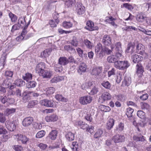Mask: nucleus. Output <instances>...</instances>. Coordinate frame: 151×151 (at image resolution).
<instances>
[{
  "label": "nucleus",
  "mask_w": 151,
  "mask_h": 151,
  "mask_svg": "<svg viewBox=\"0 0 151 151\" xmlns=\"http://www.w3.org/2000/svg\"><path fill=\"white\" fill-rule=\"evenodd\" d=\"M37 146L39 147V148L42 150H45L47 147V145L45 144L42 143H40L37 144Z\"/></svg>",
  "instance_id": "obj_60"
},
{
  "label": "nucleus",
  "mask_w": 151,
  "mask_h": 151,
  "mask_svg": "<svg viewBox=\"0 0 151 151\" xmlns=\"http://www.w3.org/2000/svg\"><path fill=\"white\" fill-rule=\"evenodd\" d=\"M63 27L66 29L71 27L73 26V24L70 22H64L63 23Z\"/></svg>",
  "instance_id": "obj_50"
},
{
  "label": "nucleus",
  "mask_w": 151,
  "mask_h": 151,
  "mask_svg": "<svg viewBox=\"0 0 151 151\" xmlns=\"http://www.w3.org/2000/svg\"><path fill=\"white\" fill-rule=\"evenodd\" d=\"M123 6L128 10H132L134 9L133 6L128 3L124 4Z\"/></svg>",
  "instance_id": "obj_62"
},
{
  "label": "nucleus",
  "mask_w": 151,
  "mask_h": 151,
  "mask_svg": "<svg viewBox=\"0 0 151 151\" xmlns=\"http://www.w3.org/2000/svg\"><path fill=\"white\" fill-rule=\"evenodd\" d=\"M18 24L22 28L27 24L26 23L24 16H22L19 17L18 19Z\"/></svg>",
  "instance_id": "obj_22"
},
{
  "label": "nucleus",
  "mask_w": 151,
  "mask_h": 151,
  "mask_svg": "<svg viewBox=\"0 0 151 151\" xmlns=\"http://www.w3.org/2000/svg\"><path fill=\"white\" fill-rule=\"evenodd\" d=\"M137 115L139 118L142 119H144L145 117V113L141 110L138 111Z\"/></svg>",
  "instance_id": "obj_54"
},
{
  "label": "nucleus",
  "mask_w": 151,
  "mask_h": 151,
  "mask_svg": "<svg viewBox=\"0 0 151 151\" xmlns=\"http://www.w3.org/2000/svg\"><path fill=\"white\" fill-rule=\"evenodd\" d=\"M111 39L108 35H105L103 37L102 43L105 46H109L111 43Z\"/></svg>",
  "instance_id": "obj_12"
},
{
  "label": "nucleus",
  "mask_w": 151,
  "mask_h": 151,
  "mask_svg": "<svg viewBox=\"0 0 151 151\" xmlns=\"http://www.w3.org/2000/svg\"><path fill=\"white\" fill-rule=\"evenodd\" d=\"M70 44L76 47L78 44L77 39L75 37H73L72 40L70 41Z\"/></svg>",
  "instance_id": "obj_44"
},
{
  "label": "nucleus",
  "mask_w": 151,
  "mask_h": 151,
  "mask_svg": "<svg viewBox=\"0 0 151 151\" xmlns=\"http://www.w3.org/2000/svg\"><path fill=\"white\" fill-rule=\"evenodd\" d=\"M132 60L133 62L135 63H138L141 61L143 59L142 57L138 55L135 54L132 57Z\"/></svg>",
  "instance_id": "obj_24"
},
{
  "label": "nucleus",
  "mask_w": 151,
  "mask_h": 151,
  "mask_svg": "<svg viewBox=\"0 0 151 151\" xmlns=\"http://www.w3.org/2000/svg\"><path fill=\"white\" fill-rule=\"evenodd\" d=\"M136 20L139 22H143L145 21V17L141 13H138L136 17Z\"/></svg>",
  "instance_id": "obj_37"
},
{
  "label": "nucleus",
  "mask_w": 151,
  "mask_h": 151,
  "mask_svg": "<svg viewBox=\"0 0 151 151\" xmlns=\"http://www.w3.org/2000/svg\"><path fill=\"white\" fill-rule=\"evenodd\" d=\"M33 121V118L32 117H27L23 120L22 124L24 127H28L32 124Z\"/></svg>",
  "instance_id": "obj_11"
},
{
  "label": "nucleus",
  "mask_w": 151,
  "mask_h": 151,
  "mask_svg": "<svg viewBox=\"0 0 151 151\" xmlns=\"http://www.w3.org/2000/svg\"><path fill=\"white\" fill-rule=\"evenodd\" d=\"M53 101L52 100L45 99L41 101L42 105L47 107H52L53 106Z\"/></svg>",
  "instance_id": "obj_13"
},
{
  "label": "nucleus",
  "mask_w": 151,
  "mask_h": 151,
  "mask_svg": "<svg viewBox=\"0 0 151 151\" xmlns=\"http://www.w3.org/2000/svg\"><path fill=\"white\" fill-rule=\"evenodd\" d=\"M136 52L138 54L142 55L145 52V46L141 44H138L136 46Z\"/></svg>",
  "instance_id": "obj_14"
},
{
  "label": "nucleus",
  "mask_w": 151,
  "mask_h": 151,
  "mask_svg": "<svg viewBox=\"0 0 151 151\" xmlns=\"http://www.w3.org/2000/svg\"><path fill=\"white\" fill-rule=\"evenodd\" d=\"M99 91V88L98 87L95 86L91 90L89 94L91 95H94L97 93Z\"/></svg>",
  "instance_id": "obj_51"
},
{
  "label": "nucleus",
  "mask_w": 151,
  "mask_h": 151,
  "mask_svg": "<svg viewBox=\"0 0 151 151\" xmlns=\"http://www.w3.org/2000/svg\"><path fill=\"white\" fill-rule=\"evenodd\" d=\"M77 14L80 15L84 14L85 12V8L80 3H77L76 6Z\"/></svg>",
  "instance_id": "obj_4"
},
{
  "label": "nucleus",
  "mask_w": 151,
  "mask_h": 151,
  "mask_svg": "<svg viewBox=\"0 0 151 151\" xmlns=\"http://www.w3.org/2000/svg\"><path fill=\"white\" fill-rule=\"evenodd\" d=\"M112 139L115 143L122 142L124 141L125 137L123 135H116L113 137Z\"/></svg>",
  "instance_id": "obj_10"
},
{
  "label": "nucleus",
  "mask_w": 151,
  "mask_h": 151,
  "mask_svg": "<svg viewBox=\"0 0 151 151\" xmlns=\"http://www.w3.org/2000/svg\"><path fill=\"white\" fill-rule=\"evenodd\" d=\"M68 63V59L65 57H60L58 60V63L61 65H65Z\"/></svg>",
  "instance_id": "obj_21"
},
{
  "label": "nucleus",
  "mask_w": 151,
  "mask_h": 151,
  "mask_svg": "<svg viewBox=\"0 0 151 151\" xmlns=\"http://www.w3.org/2000/svg\"><path fill=\"white\" fill-rule=\"evenodd\" d=\"M143 7L144 9V11H149V9L151 8V2L144 4H143Z\"/></svg>",
  "instance_id": "obj_56"
},
{
  "label": "nucleus",
  "mask_w": 151,
  "mask_h": 151,
  "mask_svg": "<svg viewBox=\"0 0 151 151\" xmlns=\"http://www.w3.org/2000/svg\"><path fill=\"white\" fill-rule=\"evenodd\" d=\"M95 52L97 57L100 59L102 58L104 55L103 53V47L100 43L98 44L95 47Z\"/></svg>",
  "instance_id": "obj_2"
},
{
  "label": "nucleus",
  "mask_w": 151,
  "mask_h": 151,
  "mask_svg": "<svg viewBox=\"0 0 151 151\" xmlns=\"http://www.w3.org/2000/svg\"><path fill=\"white\" fill-rule=\"evenodd\" d=\"M86 66L85 63H81L78 67L77 71L78 74L80 75L82 74L83 73L86 72Z\"/></svg>",
  "instance_id": "obj_17"
},
{
  "label": "nucleus",
  "mask_w": 151,
  "mask_h": 151,
  "mask_svg": "<svg viewBox=\"0 0 151 151\" xmlns=\"http://www.w3.org/2000/svg\"><path fill=\"white\" fill-rule=\"evenodd\" d=\"M124 29L127 31H132L133 30L135 31L137 30V29L136 27L130 26H126Z\"/></svg>",
  "instance_id": "obj_57"
},
{
  "label": "nucleus",
  "mask_w": 151,
  "mask_h": 151,
  "mask_svg": "<svg viewBox=\"0 0 151 151\" xmlns=\"http://www.w3.org/2000/svg\"><path fill=\"white\" fill-rule=\"evenodd\" d=\"M134 44L131 43H129L127 45V48L126 50V51L127 52H131L132 53L134 52Z\"/></svg>",
  "instance_id": "obj_33"
},
{
  "label": "nucleus",
  "mask_w": 151,
  "mask_h": 151,
  "mask_svg": "<svg viewBox=\"0 0 151 151\" xmlns=\"http://www.w3.org/2000/svg\"><path fill=\"white\" fill-rule=\"evenodd\" d=\"M45 68V63L43 62L39 63L36 66L35 70L39 74L44 70Z\"/></svg>",
  "instance_id": "obj_5"
},
{
  "label": "nucleus",
  "mask_w": 151,
  "mask_h": 151,
  "mask_svg": "<svg viewBox=\"0 0 151 151\" xmlns=\"http://www.w3.org/2000/svg\"><path fill=\"white\" fill-rule=\"evenodd\" d=\"M101 85L104 88L108 89H110L111 86V84L108 81H103L101 83Z\"/></svg>",
  "instance_id": "obj_48"
},
{
  "label": "nucleus",
  "mask_w": 151,
  "mask_h": 151,
  "mask_svg": "<svg viewBox=\"0 0 151 151\" xmlns=\"http://www.w3.org/2000/svg\"><path fill=\"white\" fill-rule=\"evenodd\" d=\"M63 79L62 76H58L54 77L51 80L52 83H56L58 82L61 81Z\"/></svg>",
  "instance_id": "obj_46"
},
{
  "label": "nucleus",
  "mask_w": 151,
  "mask_h": 151,
  "mask_svg": "<svg viewBox=\"0 0 151 151\" xmlns=\"http://www.w3.org/2000/svg\"><path fill=\"white\" fill-rule=\"evenodd\" d=\"M6 125L8 129L11 131H13L16 128L17 123L15 121H13L12 122L8 121L6 122Z\"/></svg>",
  "instance_id": "obj_9"
},
{
  "label": "nucleus",
  "mask_w": 151,
  "mask_h": 151,
  "mask_svg": "<svg viewBox=\"0 0 151 151\" xmlns=\"http://www.w3.org/2000/svg\"><path fill=\"white\" fill-rule=\"evenodd\" d=\"M58 119L57 116L55 114H53L50 116H48L46 117L45 119L47 122H54Z\"/></svg>",
  "instance_id": "obj_26"
},
{
  "label": "nucleus",
  "mask_w": 151,
  "mask_h": 151,
  "mask_svg": "<svg viewBox=\"0 0 151 151\" xmlns=\"http://www.w3.org/2000/svg\"><path fill=\"white\" fill-rule=\"evenodd\" d=\"M103 131L101 129H98L94 135V137L96 139H99L103 135Z\"/></svg>",
  "instance_id": "obj_35"
},
{
  "label": "nucleus",
  "mask_w": 151,
  "mask_h": 151,
  "mask_svg": "<svg viewBox=\"0 0 151 151\" xmlns=\"http://www.w3.org/2000/svg\"><path fill=\"white\" fill-rule=\"evenodd\" d=\"M37 103V101H30L29 102L27 107L28 108H32Z\"/></svg>",
  "instance_id": "obj_61"
},
{
  "label": "nucleus",
  "mask_w": 151,
  "mask_h": 151,
  "mask_svg": "<svg viewBox=\"0 0 151 151\" xmlns=\"http://www.w3.org/2000/svg\"><path fill=\"white\" fill-rule=\"evenodd\" d=\"M123 84L127 86H129L131 83V78L129 76L125 75L124 81L122 82Z\"/></svg>",
  "instance_id": "obj_27"
},
{
  "label": "nucleus",
  "mask_w": 151,
  "mask_h": 151,
  "mask_svg": "<svg viewBox=\"0 0 151 151\" xmlns=\"http://www.w3.org/2000/svg\"><path fill=\"white\" fill-rule=\"evenodd\" d=\"M77 124L79 127L83 129H86L88 127V124L81 121L78 122Z\"/></svg>",
  "instance_id": "obj_31"
},
{
  "label": "nucleus",
  "mask_w": 151,
  "mask_h": 151,
  "mask_svg": "<svg viewBox=\"0 0 151 151\" xmlns=\"http://www.w3.org/2000/svg\"><path fill=\"white\" fill-rule=\"evenodd\" d=\"M101 98L104 101H107L111 98L110 94L107 92H105L101 95Z\"/></svg>",
  "instance_id": "obj_23"
},
{
  "label": "nucleus",
  "mask_w": 151,
  "mask_h": 151,
  "mask_svg": "<svg viewBox=\"0 0 151 151\" xmlns=\"http://www.w3.org/2000/svg\"><path fill=\"white\" fill-rule=\"evenodd\" d=\"M65 137L68 141H72L74 139L75 134L71 132H68L65 134Z\"/></svg>",
  "instance_id": "obj_19"
},
{
  "label": "nucleus",
  "mask_w": 151,
  "mask_h": 151,
  "mask_svg": "<svg viewBox=\"0 0 151 151\" xmlns=\"http://www.w3.org/2000/svg\"><path fill=\"white\" fill-rule=\"evenodd\" d=\"M37 85L36 82L34 81H30L26 83L27 88H29L35 87Z\"/></svg>",
  "instance_id": "obj_40"
},
{
  "label": "nucleus",
  "mask_w": 151,
  "mask_h": 151,
  "mask_svg": "<svg viewBox=\"0 0 151 151\" xmlns=\"http://www.w3.org/2000/svg\"><path fill=\"white\" fill-rule=\"evenodd\" d=\"M45 134V132L44 130L38 132L36 134V137L37 138H42L44 137Z\"/></svg>",
  "instance_id": "obj_52"
},
{
  "label": "nucleus",
  "mask_w": 151,
  "mask_h": 151,
  "mask_svg": "<svg viewBox=\"0 0 151 151\" xmlns=\"http://www.w3.org/2000/svg\"><path fill=\"white\" fill-rule=\"evenodd\" d=\"M114 120L112 119H109L107 123L106 128L108 129H111L114 124Z\"/></svg>",
  "instance_id": "obj_32"
},
{
  "label": "nucleus",
  "mask_w": 151,
  "mask_h": 151,
  "mask_svg": "<svg viewBox=\"0 0 151 151\" xmlns=\"http://www.w3.org/2000/svg\"><path fill=\"white\" fill-rule=\"evenodd\" d=\"M9 16L10 18L11 21L12 22H15L17 19V17L16 15L13 14L11 12L9 13Z\"/></svg>",
  "instance_id": "obj_41"
},
{
  "label": "nucleus",
  "mask_w": 151,
  "mask_h": 151,
  "mask_svg": "<svg viewBox=\"0 0 151 151\" xmlns=\"http://www.w3.org/2000/svg\"><path fill=\"white\" fill-rule=\"evenodd\" d=\"M12 148L16 151H21L22 149V146L18 145H14L13 146Z\"/></svg>",
  "instance_id": "obj_64"
},
{
  "label": "nucleus",
  "mask_w": 151,
  "mask_h": 151,
  "mask_svg": "<svg viewBox=\"0 0 151 151\" xmlns=\"http://www.w3.org/2000/svg\"><path fill=\"white\" fill-rule=\"evenodd\" d=\"M92 100V97L89 96H86L80 97L79 100L81 104L85 105L90 103Z\"/></svg>",
  "instance_id": "obj_3"
},
{
  "label": "nucleus",
  "mask_w": 151,
  "mask_h": 151,
  "mask_svg": "<svg viewBox=\"0 0 151 151\" xmlns=\"http://www.w3.org/2000/svg\"><path fill=\"white\" fill-rule=\"evenodd\" d=\"M76 2V0H66L65 5L68 8L71 7Z\"/></svg>",
  "instance_id": "obj_34"
},
{
  "label": "nucleus",
  "mask_w": 151,
  "mask_h": 151,
  "mask_svg": "<svg viewBox=\"0 0 151 151\" xmlns=\"http://www.w3.org/2000/svg\"><path fill=\"white\" fill-rule=\"evenodd\" d=\"M15 109L12 108L11 109L7 108L5 111V113L6 115H9L11 114L14 113L15 111Z\"/></svg>",
  "instance_id": "obj_55"
},
{
  "label": "nucleus",
  "mask_w": 151,
  "mask_h": 151,
  "mask_svg": "<svg viewBox=\"0 0 151 151\" xmlns=\"http://www.w3.org/2000/svg\"><path fill=\"white\" fill-rule=\"evenodd\" d=\"M124 125L123 123H119L116 127V130L119 132H122L123 131L124 129Z\"/></svg>",
  "instance_id": "obj_43"
},
{
  "label": "nucleus",
  "mask_w": 151,
  "mask_h": 151,
  "mask_svg": "<svg viewBox=\"0 0 151 151\" xmlns=\"http://www.w3.org/2000/svg\"><path fill=\"white\" fill-rule=\"evenodd\" d=\"M116 19L111 16L109 17L106 19V22L107 23L110 24L112 25L115 27H116L117 25L114 22V21Z\"/></svg>",
  "instance_id": "obj_25"
},
{
  "label": "nucleus",
  "mask_w": 151,
  "mask_h": 151,
  "mask_svg": "<svg viewBox=\"0 0 151 151\" xmlns=\"http://www.w3.org/2000/svg\"><path fill=\"white\" fill-rule=\"evenodd\" d=\"M87 26L86 28L90 31H92L94 30H97L99 28L98 27L95 26L93 23L91 21H89L86 22Z\"/></svg>",
  "instance_id": "obj_8"
},
{
  "label": "nucleus",
  "mask_w": 151,
  "mask_h": 151,
  "mask_svg": "<svg viewBox=\"0 0 151 151\" xmlns=\"http://www.w3.org/2000/svg\"><path fill=\"white\" fill-rule=\"evenodd\" d=\"M29 23L30 22H29L27 25H26L24 27H23V30L21 34L20 35L17 37L16 40H17L19 41L24 40L25 36H26L25 35L27 33V28Z\"/></svg>",
  "instance_id": "obj_6"
},
{
  "label": "nucleus",
  "mask_w": 151,
  "mask_h": 151,
  "mask_svg": "<svg viewBox=\"0 0 151 151\" xmlns=\"http://www.w3.org/2000/svg\"><path fill=\"white\" fill-rule=\"evenodd\" d=\"M32 77V76L31 73H27L22 76V78L24 81H26L27 82H28L31 80Z\"/></svg>",
  "instance_id": "obj_30"
},
{
  "label": "nucleus",
  "mask_w": 151,
  "mask_h": 151,
  "mask_svg": "<svg viewBox=\"0 0 151 151\" xmlns=\"http://www.w3.org/2000/svg\"><path fill=\"white\" fill-rule=\"evenodd\" d=\"M84 43L86 47L88 48L91 49L93 46V44L90 41L87 39H86L84 40Z\"/></svg>",
  "instance_id": "obj_53"
},
{
  "label": "nucleus",
  "mask_w": 151,
  "mask_h": 151,
  "mask_svg": "<svg viewBox=\"0 0 151 151\" xmlns=\"http://www.w3.org/2000/svg\"><path fill=\"white\" fill-rule=\"evenodd\" d=\"M52 71L48 70H44L39 75L42 76L43 78H50L52 76Z\"/></svg>",
  "instance_id": "obj_16"
},
{
  "label": "nucleus",
  "mask_w": 151,
  "mask_h": 151,
  "mask_svg": "<svg viewBox=\"0 0 151 151\" xmlns=\"http://www.w3.org/2000/svg\"><path fill=\"white\" fill-rule=\"evenodd\" d=\"M110 47L111 49H110L109 48L106 46L103 47V53L105 54H106L107 55H111L113 54V49L114 48V46L113 44L111 45Z\"/></svg>",
  "instance_id": "obj_15"
},
{
  "label": "nucleus",
  "mask_w": 151,
  "mask_h": 151,
  "mask_svg": "<svg viewBox=\"0 0 151 151\" xmlns=\"http://www.w3.org/2000/svg\"><path fill=\"white\" fill-rule=\"evenodd\" d=\"M14 84L18 86L21 87L25 85V82L22 79H18L15 81Z\"/></svg>",
  "instance_id": "obj_39"
},
{
  "label": "nucleus",
  "mask_w": 151,
  "mask_h": 151,
  "mask_svg": "<svg viewBox=\"0 0 151 151\" xmlns=\"http://www.w3.org/2000/svg\"><path fill=\"white\" fill-rule=\"evenodd\" d=\"M57 135V132L56 130H52L49 134L48 137L52 140H55Z\"/></svg>",
  "instance_id": "obj_29"
},
{
  "label": "nucleus",
  "mask_w": 151,
  "mask_h": 151,
  "mask_svg": "<svg viewBox=\"0 0 151 151\" xmlns=\"http://www.w3.org/2000/svg\"><path fill=\"white\" fill-rule=\"evenodd\" d=\"M102 69L101 67H94L91 72V73L93 75L97 76L101 73Z\"/></svg>",
  "instance_id": "obj_18"
},
{
  "label": "nucleus",
  "mask_w": 151,
  "mask_h": 151,
  "mask_svg": "<svg viewBox=\"0 0 151 151\" xmlns=\"http://www.w3.org/2000/svg\"><path fill=\"white\" fill-rule=\"evenodd\" d=\"M10 82L8 79H6L3 81L2 85L4 86L5 88H9V87Z\"/></svg>",
  "instance_id": "obj_58"
},
{
  "label": "nucleus",
  "mask_w": 151,
  "mask_h": 151,
  "mask_svg": "<svg viewBox=\"0 0 151 151\" xmlns=\"http://www.w3.org/2000/svg\"><path fill=\"white\" fill-rule=\"evenodd\" d=\"M107 60L109 63H114V64L115 62L118 60L115 57V56H114V55H112L109 56Z\"/></svg>",
  "instance_id": "obj_42"
},
{
  "label": "nucleus",
  "mask_w": 151,
  "mask_h": 151,
  "mask_svg": "<svg viewBox=\"0 0 151 151\" xmlns=\"http://www.w3.org/2000/svg\"><path fill=\"white\" fill-rule=\"evenodd\" d=\"M55 98L59 101L66 102L68 101V99L66 98L63 97L62 95L59 94H57L55 96Z\"/></svg>",
  "instance_id": "obj_36"
},
{
  "label": "nucleus",
  "mask_w": 151,
  "mask_h": 151,
  "mask_svg": "<svg viewBox=\"0 0 151 151\" xmlns=\"http://www.w3.org/2000/svg\"><path fill=\"white\" fill-rule=\"evenodd\" d=\"M129 65V63L127 61L117 60L114 64V67L119 70H124V69H127Z\"/></svg>",
  "instance_id": "obj_1"
},
{
  "label": "nucleus",
  "mask_w": 151,
  "mask_h": 151,
  "mask_svg": "<svg viewBox=\"0 0 151 151\" xmlns=\"http://www.w3.org/2000/svg\"><path fill=\"white\" fill-rule=\"evenodd\" d=\"M16 136L17 140L18 141H21L23 144H26L29 140V138H27L26 136L21 134H18Z\"/></svg>",
  "instance_id": "obj_7"
},
{
  "label": "nucleus",
  "mask_w": 151,
  "mask_h": 151,
  "mask_svg": "<svg viewBox=\"0 0 151 151\" xmlns=\"http://www.w3.org/2000/svg\"><path fill=\"white\" fill-rule=\"evenodd\" d=\"M121 46L122 44L120 42H116L115 43V49L116 52H122Z\"/></svg>",
  "instance_id": "obj_38"
},
{
  "label": "nucleus",
  "mask_w": 151,
  "mask_h": 151,
  "mask_svg": "<svg viewBox=\"0 0 151 151\" xmlns=\"http://www.w3.org/2000/svg\"><path fill=\"white\" fill-rule=\"evenodd\" d=\"M134 111V109L130 107L127 108L126 114L128 117H130L132 116Z\"/></svg>",
  "instance_id": "obj_45"
},
{
  "label": "nucleus",
  "mask_w": 151,
  "mask_h": 151,
  "mask_svg": "<svg viewBox=\"0 0 151 151\" xmlns=\"http://www.w3.org/2000/svg\"><path fill=\"white\" fill-rule=\"evenodd\" d=\"M100 109L101 111L105 112H109L111 110V109L109 107L103 105L100 106Z\"/></svg>",
  "instance_id": "obj_49"
},
{
  "label": "nucleus",
  "mask_w": 151,
  "mask_h": 151,
  "mask_svg": "<svg viewBox=\"0 0 151 151\" xmlns=\"http://www.w3.org/2000/svg\"><path fill=\"white\" fill-rule=\"evenodd\" d=\"M140 30L145 34L151 36V31L147 29H145L143 28H141V29H140Z\"/></svg>",
  "instance_id": "obj_63"
},
{
  "label": "nucleus",
  "mask_w": 151,
  "mask_h": 151,
  "mask_svg": "<svg viewBox=\"0 0 151 151\" xmlns=\"http://www.w3.org/2000/svg\"><path fill=\"white\" fill-rule=\"evenodd\" d=\"M137 74L139 77H141L144 72V68L140 64H137L136 66Z\"/></svg>",
  "instance_id": "obj_20"
},
{
  "label": "nucleus",
  "mask_w": 151,
  "mask_h": 151,
  "mask_svg": "<svg viewBox=\"0 0 151 151\" xmlns=\"http://www.w3.org/2000/svg\"><path fill=\"white\" fill-rule=\"evenodd\" d=\"M141 109L143 110H148L150 108V105L147 103L142 102L140 103Z\"/></svg>",
  "instance_id": "obj_47"
},
{
  "label": "nucleus",
  "mask_w": 151,
  "mask_h": 151,
  "mask_svg": "<svg viewBox=\"0 0 151 151\" xmlns=\"http://www.w3.org/2000/svg\"><path fill=\"white\" fill-rule=\"evenodd\" d=\"M117 99L120 101H123L125 99V96L122 94H120L116 96Z\"/></svg>",
  "instance_id": "obj_59"
},
{
  "label": "nucleus",
  "mask_w": 151,
  "mask_h": 151,
  "mask_svg": "<svg viewBox=\"0 0 151 151\" xmlns=\"http://www.w3.org/2000/svg\"><path fill=\"white\" fill-rule=\"evenodd\" d=\"M52 51V49H48L45 50L41 53V57L45 58L47 57L50 54Z\"/></svg>",
  "instance_id": "obj_28"
}]
</instances>
